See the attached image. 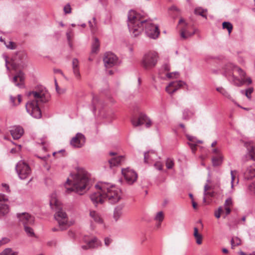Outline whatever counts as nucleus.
<instances>
[{
  "mask_svg": "<svg viewBox=\"0 0 255 255\" xmlns=\"http://www.w3.org/2000/svg\"><path fill=\"white\" fill-rule=\"evenodd\" d=\"M128 26L129 31L134 37L141 33L144 26L146 34L151 38L156 39L160 33L158 26L153 24L150 21L141 20L139 15L133 10L128 12Z\"/></svg>",
  "mask_w": 255,
  "mask_h": 255,
  "instance_id": "f257e3e1",
  "label": "nucleus"
},
{
  "mask_svg": "<svg viewBox=\"0 0 255 255\" xmlns=\"http://www.w3.org/2000/svg\"><path fill=\"white\" fill-rule=\"evenodd\" d=\"M95 187L100 190L97 192L92 194L90 199L95 206L99 204H103L105 199H107L111 204H116L121 199V190L109 183L99 182Z\"/></svg>",
  "mask_w": 255,
  "mask_h": 255,
  "instance_id": "f03ea898",
  "label": "nucleus"
},
{
  "mask_svg": "<svg viewBox=\"0 0 255 255\" xmlns=\"http://www.w3.org/2000/svg\"><path fill=\"white\" fill-rule=\"evenodd\" d=\"M28 95L32 96L33 99L29 100L26 104V111L33 118L39 119L41 117L39 105L48 102L50 99V94L45 87L40 86L37 87L35 91L30 92Z\"/></svg>",
  "mask_w": 255,
  "mask_h": 255,
  "instance_id": "7ed1b4c3",
  "label": "nucleus"
},
{
  "mask_svg": "<svg viewBox=\"0 0 255 255\" xmlns=\"http://www.w3.org/2000/svg\"><path fill=\"white\" fill-rule=\"evenodd\" d=\"M72 177V186L66 187V193H70L75 192L82 195L85 193L89 189L88 187L89 180L87 172L83 169H78L77 173L74 175L71 174Z\"/></svg>",
  "mask_w": 255,
  "mask_h": 255,
  "instance_id": "20e7f679",
  "label": "nucleus"
},
{
  "mask_svg": "<svg viewBox=\"0 0 255 255\" xmlns=\"http://www.w3.org/2000/svg\"><path fill=\"white\" fill-rule=\"evenodd\" d=\"M50 205L52 209L55 208L54 218L58 222L60 231L66 230L69 226L68 224V217L66 213L61 208L59 202L56 199H52Z\"/></svg>",
  "mask_w": 255,
  "mask_h": 255,
  "instance_id": "39448f33",
  "label": "nucleus"
},
{
  "mask_svg": "<svg viewBox=\"0 0 255 255\" xmlns=\"http://www.w3.org/2000/svg\"><path fill=\"white\" fill-rule=\"evenodd\" d=\"M158 58V54L156 52L149 51L143 55L141 65L144 69L150 70L156 66Z\"/></svg>",
  "mask_w": 255,
  "mask_h": 255,
  "instance_id": "423d86ee",
  "label": "nucleus"
},
{
  "mask_svg": "<svg viewBox=\"0 0 255 255\" xmlns=\"http://www.w3.org/2000/svg\"><path fill=\"white\" fill-rule=\"evenodd\" d=\"M15 169L18 177L22 180L28 178L31 173L29 165L23 160H20L17 163Z\"/></svg>",
  "mask_w": 255,
  "mask_h": 255,
  "instance_id": "0eeeda50",
  "label": "nucleus"
},
{
  "mask_svg": "<svg viewBox=\"0 0 255 255\" xmlns=\"http://www.w3.org/2000/svg\"><path fill=\"white\" fill-rule=\"evenodd\" d=\"M103 61L105 66L107 68H110L117 64L118 57L114 53L108 52L105 53Z\"/></svg>",
  "mask_w": 255,
  "mask_h": 255,
  "instance_id": "6e6552de",
  "label": "nucleus"
},
{
  "mask_svg": "<svg viewBox=\"0 0 255 255\" xmlns=\"http://www.w3.org/2000/svg\"><path fill=\"white\" fill-rule=\"evenodd\" d=\"M122 173L129 184H133L137 179V175L136 173L128 168L123 169Z\"/></svg>",
  "mask_w": 255,
  "mask_h": 255,
  "instance_id": "1a4fd4ad",
  "label": "nucleus"
},
{
  "mask_svg": "<svg viewBox=\"0 0 255 255\" xmlns=\"http://www.w3.org/2000/svg\"><path fill=\"white\" fill-rule=\"evenodd\" d=\"M17 217L19 221L23 226L26 225H33L34 223V217L27 213H18Z\"/></svg>",
  "mask_w": 255,
  "mask_h": 255,
  "instance_id": "9d476101",
  "label": "nucleus"
},
{
  "mask_svg": "<svg viewBox=\"0 0 255 255\" xmlns=\"http://www.w3.org/2000/svg\"><path fill=\"white\" fill-rule=\"evenodd\" d=\"M85 137L81 133H77L70 140V144L75 148H81L85 143Z\"/></svg>",
  "mask_w": 255,
  "mask_h": 255,
  "instance_id": "9b49d317",
  "label": "nucleus"
},
{
  "mask_svg": "<svg viewBox=\"0 0 255 255\" xmlns=\"http://www.w3.org/2000/svg\"><path fill=\"white\" fill-rule=\"evenodd\" d=\"M224 75L226 77H229V76H232L233 78L234 83L235 85H237V86H241L244 84H245L246 83H248V85H250L252 84V80L250 77H249L247 78L246 79H243L241 81H240L239 79H237L236 77H235L233 75V73L232 72L228 71V68H226L225 71L224 73Z\"/></svg>",
  "mask_w": 255,
  "mask_h": 255,
  "instance_id": "f8f14e48",
  "label": "nucleus"
},
{
  "mask_svg": "<svg viewBox=\"0 0 255 255\" xmlns=\"http://www.w3.org/2000/svg\"><path fill=\"white\" fill-rule=\"evenodd\" d=\"M185 84V83L182 81L170 82L168 86L166 87V91L169 94H173L179 88Z\"/></svg>",
  "mask_w": 255,
  "mask_h": 255,
  "instance_id": "ddd939ff",
  "label": "nucleus"
},
{
  "mask_svg": "<svg viewBox=\"0 0 255 255\" xmlns=\"http://www.w3.org/2000/svg\"><path fill=\"white\" fill-rule=\"evenodd\" d=\"M188 24L187 22H185V25H183L180 30V35L183 39H186L189 37H191L195 33L196 29L191 32L188 30Z\"/></svg>",
  "mask_w": 255,
  "mask_h": 255,
  "instance_id": "4468645a",
  "label": "nucleus"
},
{
  "mask_svg": "<svg viewBox=\"0 0 255 255\" xmlns=\"http://www.w3.org/2000/svg\"><path fill=\"white\" fill-rule=\"evenodd\" d=\"M10 132L14 139H18L20 138L23 135L24 130L21 127L19 126H16L12 127Z\"/></svg>",
  "mask_w": 255,
  "mask_h": 255,
  "instance_id": "2eb2a0df",
  "label": "nucleus"
},
{
  "mask_svg": "<svg viewBox=\"0 0 255 255\" xmlns=\"http://www.w3.org/2000/svg\"><path fill=\"white\" fill-rule=\"evenodd\" d=\"M24 78V73L21 71H19L13 78L12 82L16 86L22 88L23 86Z\"/></svg>",
  "mask_w": 255,
  "mask_h": 255,
  "instance_id": "dca6fc26",
  "label": "nucleus"
},
{
  "mask_svg": "<svg viewBox=\"0 0 255 255\" xmlns=\"http://www.w3.org/2000/svg\"><path fill=\"white\" fill-rule=\"evenodd\" d=\"M252 160L255 161V149L253 146L248 147V152L242 157V161L244 163Z\"/></svg>",
  "mask_w": 255,
  "mask_h": 255,
  "instance_id": "f3484780",
  "label": "nucleus"
},
{
  "mask_svg": "<svg viewBox=\"0 0 255 255\" xmlns=\"http://www.w3.org/2000/svg\"><path fill=\"white\" fill-rule=\"evenodd\" d=\"M147 120V116L142 113H140L138 118H134L131 120L133 126L135 127L143 125Z\"/></svg>",
  "mask_w": 255,
  "mask_h": 255,
  "instance_id": "a211bd4d",
  "label": "nucleus"
},
{
  "mask_svg": "<svg viewBox=\"0 0 255 255\" xmlns=\"http://www.w3.org/2000/svg\"><path fill=\"white\" fill-rule=\"evenodd\" d=\"M157 155L153 150H150L144 153V162L145 163L148 162V160L154 161L156 159Z\"/></svg>",
  "mask_w": 255,
  "mask_h": 255,
  "instance_id": "6ab92c4d",
  "label": "nucleus"
},
{
  "mask_svg": "<svg viewBox=\"0 0 255 255\" xmlns=\"http://www.w3.org/2000/svg\"><path fill=\"white\" fill-rule=\"evenodd\" d=\"M84 242L89 245L90 249H95L101 246L102 243L96 237H94L90 241L84 240Z\"/></svg>",
  "mask_w": 255,
  "mask_h": 255,
  "instance_id": "aec40b11",
  "label": "nucleus"
},
{
  "mask_svg": "<svg viewBox=\"0 0 255 255\" xmlns=\"http://www.w3.org/2000/svg\"><path fill=\"white\" fill-rule=\"evenodd\" d=\"M72 69L76 78L80 79L81 75L79 68V61L77 58H74L72 60Z\"/></svg>",
  "mask_w": 255,
  "mask_h": 255,
  "instance_id": "412c9836",
  "label": "nucleus"
},
{
  "mask_svg": "<svg viewBox=\"0 0 255 255\" xmlns=\"http://www.w3.org/2000/svg\"><path fill=\"white\" fill-rule=\"evenodd\" d=\"M92 105L93 110L96 111L97 109H101L103 108V103L98 96H94L92 100Z\"/></svg>",
  "mask_w": 255,
  "mask_h": 255,
  "instance_id": "4be33fe9",
  "label": "nucleus"
},
{
  "mask_svg": "<svg viewBox=\"0 0 255 255\" xmlns=\"http://www.w3.org/2000/svg\"><path fill=\"white\" fill-rule=\"evenodd\" d=\"M124 207V204H120L115 207L114 211L113 217L116 221H117L122 216Z\"/></svg>",
  "mask_w": 255,
  "mask_h": 255,
  "instance_id": "5701e85b",
  "label": "nucleus"
},
{
  "mask_svg": "<svg viewBox=\"0 0 255 255\" xmlns=\"http://www.w3.org/2000/svg\"><path fill=\"white\" fill-rule=\"evenodd\" d=\"M194 114L195 112L193 110L185 109L182 112V119L186 121L189 120L194 115Z\"/></svg>",
  "mask_w": 255,
  "mask_h": 255,
  "instance_id": "b1692460",
  "label": "nucleus"
},
{
  "mask_svg": "<svg viewBox=\"0 0 255 255\" xmlns=\"http://www.w3.org/2000/svg\"><path fill=\"white\" fill-rule=\"evenodd\" d=\"M9 212L8 205L0 202V218L6 215Z\"/></svg>",
  "mask_w": 255,
  "mask_h": 255,
  "instance_id": "393cba45",
  "label": "nucleus"
},
{
  "mask_svg": "<svg viewBox=\"0 0 255 255\" xmlns=\"http://www.w3.org/2000/svg\"><path fill=\"white\" fill-rule=\"evenodd\" d=\"M245 176L248 179H251L255 177V165L248 168L245 173Z\"/></svg>",
  "mask_w": 255,
  "mask_h": 255,
  "instance_id": "a878e982",
  "label": "nucleus"
},
{
  "mask_svg": "<svg viewBox=\"0 0 255 255\" xmlns=\"http://www.w3.org/2000/svg\"><path fill=\"white\" fill-rule=\"evenodd\" d=\"M123 159L124 156H119L112 158L111 159L109 160V162L111 167L117 166L121 163Z\"/></svg>",
  "mask_w": 255,
  "mask_h": 255,
  "instance_id": "bb28decb",
  "label": "nucleus"
},
{
  "mask_svg": "<svg viewBox=\"0 0 255 255\" xmlns=\"http://www.w3.org/2000/svg\"><path fill=\"white\" fill-rule=\"evenodd\" d=\"M223 157L222 155H219V156H215L212 157V163L213 166H218L220 165L223 161Z\"/></svg>",
  "mask_w": 255,
  "mask_h": 255,
  "instance_id": "cd10ccee",
  "label": "nucleus"
},
{
  "mask_svg": "<svg viewBox=\"0 0 255 255\" xmlns=\"http://www.w3.org/2000/svg\"><path fill=\"white\" fill-rule=\"evenodd\" d=\"M100 47V42L98 38L95 37L94 41L92 44V53H96L99 50Z\"/></svg>",
  "mask_w": 255,
  "mask_h": 255,
  "instance_id": "c85d7f7f",
  "label": "nucleus"
},
{
  "mask_svg": "<svg viewBox=\"0 0 255 255\" xmlns=\"http://www.w3.org/2000/svg\"><path fill=\"white\" fill-rule=\"evenodd\" d=\"M207 11V9H203L201 7H196L194 9V13L195 14L200 15L205 19L207 18V16L206 14H204V13Z\"/></svg>",
  "mask_w": 255,
  "mask_h": 255,
  "instance_id": "c756f323",
  "label": "nucleus"
},
{
  "mask_svg": "<svg viewBox=\"0 0 255 255\" xmlns=\"http://www.w3.org/2000/svg\"><path fill=\"white\" fill-rule=\"evenodd\" d=\"M90 216L94 220L95 222L99 224L102 223V219H101L99 215L96 211H90Z\"/></svg>",
  "mask_w": 255,
  "mask_h": 255,
  "instance_id": "7c9ffc66",
  "label": "nucleus"
},
{
  "mask_svg": "<svg viewBox=\"0 0 255 255\" xmlns=\"http://www.w3.org/2000/svg\"><path fill=\"white\" fill-rule=\"evenodd\" d=\"M193 236L196 239V242L197 244L200 245L202 244V236L198 233V229L197 227L194 228Z\"/></svg>",
  "mask_w": 255,
  "mask_h": 255,
  "instance_id": "2f4dec72",
  "label": "nucleus"
},
{
  "mask_svg": "<svg viewBox=\"0 0 255 255\" xmlns=\"http://www.w3.org/2000/svg\"><path fill=\"white\" fill-rule=\"evenodd\" d=\"M228 67L229 68H231L233 72L237 71L242 77H245L246 73L241 68L231 64L229 65Z\"/></svg>",
  "mask_w": 255,
  "mask_h": 255,
  "instance_id": "473e14b6",
  "label": "nucleus"
},
{
  "mask_svg": "<svg viewBox=\"0 0 255 255\" xmlns=\"http://www.w3.org/2000/svg\"><path fill=\"white\" fill-rule=\"evenodd\" d=\"M17 252H13L11 248H6L3 251L0 255H18Z\"/></svg>",
  "mask_w": 255,
  "mask_h": 255,
  "instance_id": "72a5a7b5",
  "label": "nucleus"
},
{
  "mask_svg": "<svg viewBox=\"0 0 255 255\" xmlns=\"http://www.w3.org/2000/svg\"><path fill=\"white\" fill-rule=\"evenodd\" d=\"M216 90L220 93L222 95H223L224 96L228 98V99H231V96L229 94V93L223 87H218L216 88Z\"/></svg>",
  "mask_w": 255,
  "mask_h": 255,
  "instance_id": "f704fd0d",
  "label": "nucleus"
},
{
  "mask_svg": "<svg viewBox=\"0 0 255 255\" xmlns=\"http://www.w3.org/2000/svg\"><path fill=\"white\" fill-rule=\"evenodd\" d=\"M222 26L224 29H227L228 30L229 34L231 33L233 29V25L230 22H223Z\"/></svg>",
  "mask_w": 255,
  "mask_h": 255,
  "instance_id": "c9c22d12",
  "label": "nucleus"
},
{
  "mask_svg": "<svg viewBox=\"0 0 255 255\" xmlns=\"http://www.w3.org/2000/svg\"><path fill=\"white\" fill-rule=\"evenodd\" d=\"M30 226V225H26L24 226V231L28 236L29 237H33L34 236V233Z\"/></svg>",
  "mask_w": 255,
  "mask_h": 255,
  "instance_id": "e433bc0d",
  "label": "nucleus"
},
{
  "mask_svg": "<svg viewBox=\"0 0 255 255\" xmlns=\"http://www.w3.org/2000/svg\"><path fill=\"white\" fill-rule=\"evenodd\" d=\"M232 248H234L235 246H239L241 244V240L238 237L232 238L231 241Z\"/></svg>",
  "mask_w": 255,
  "mask_h": 255,
  "instance_id": "4c0bfd02",
  "label": "nucleus"
},
{
  "mask_svg": "<svg viewBox=\"0 0 255 255\" xmlns=\"http://www.w3.org/2000/svg\"><path fill=\"white\" fill-rule=\"evenodd\" d=\"M11 67L14 70H16L19 67H24V63H23L22 61H21L20 62H12Z\"/></svg>",
  "mask_w": 255,
  "mask_h": 255,
  "instance_id": "58836bf2",
  "label": "nucleus"
},
{
  "mask_svg": "<svg viewBox=\"0 0 255 255\" xmlns=\"http://www.w3.org/2000/svg\"><path fill=\"white\" fill-rule=\"evenodd\" d=\"M163 218H164L163 213L162 211H160L157 213V214L155 217V220L159 221V222H161L163 221Z\"/></svg>",
  "mask_w": 255,
  "mask_h": 255,
  "instance_id": "ea45409f",
  "label": "nucleus"
},
{
  "mask_svg": "<svg viewBox=\"0 0 255 255\" xmlns=\"http://www.w3.org/2000/svg\"><path fill=\"white\" fill-rule=\"evenodd\" d=\"M174 165L173 160L170 158H167L166 161V166L168 169H171Z\"/></svg>",
  "mask_w": 255,
  "mask_h": 255,
  "instance_id": "a19ab883",
  "label": "nucleus"
},
{
  "mask_svg": "<svg viewBox=\"0 0 255 255\" xmlns=\"http://www.w3.org/2000/svg\"><path fill=\"white\" fill-rule=\"evenodd\" d=\"M253 91L254 89L252 87L249 88L246 90L245 95L249 99H251V94L253 92Z\"/></svg>",
  "mask_w": 255,
  "mask_h": 255,
  "instance_id": "79ce46f5",
  "label": "nucleus"
},
{
  "mask_svg": "<svg viewBox=\"0 0 255 255\" xmlns=\"http://www.w3.org/2000/svg\"><path fill=\"white\" fill-rule=\"evenodd\" d=\"M4 45L9 49H14L16 48L15 43L12 41H9L7 44L6 43L5 41H4Z\"/></svg>",
  "mask_w": 255,
  "mask_h": 255,
  "instance_id": "37998d69",
  "label": "nucleus"
},
{
  "mask_svg": "<svg viewBox=\"0 0 255 255\" xmlns=\"http://www.w3.org/2000/svg\"><path fill=\"white\" fill-rule=\"evenodd\" d=\"M64 11L66 14L70 13L71 12V8L70 4H67L64 7Z\"/></svg>",
  "mask_w": 255,
  "mask_h": 255,
  "instance_id": "c03bdc74",
  "label": "nucleus"
},
{
  "mask_svg": "<svg viewBox=\"0 0 255 255\" xmlns=\"http://www.w3.org/2000/svg\"><path fill=\"white\" fill-rule=\"evenodd\" d=\"M178 75H179V73L178 72L169 73L166 74V76L168 78H172Z\"/></svg>",
  "mask_w": 255,
  "mask_h": 255,
  "instance_id": "a18cd8bd",
  "label": "nucleus"
},
{
  "mask_svg": "<svg viewBox=\"0 0 255 255\" xmlns=\"http://www.w3.org/2000/svg\"><path fill=\"white\" fill-rule=\"evenodd\" d=\"M188 144L190 146L192 152L193 153H195V152L196 150V144L194 143H192V142H189Z\"/></svg>",
  "mask_w": 255,
  "mask_h": 255,
  "instance_id": "49530a36",
  "label": "nucleus"
},
{
  "mask_svg": "<svg viewBox=\"0 0 255 255\" xmlns=\"http://www.w3.org/2000/svg\"><path fill=\"white\" fill-rule=\"evenodd\" d=\"M154 166L158 170H162V165L160 162H156L154 163Z\"/></svg>",
  "mask_w": 255,
  "mask_h": 255,
  "instance_id": "de8ad7c7",
  "label": "nucleus"
},
{
  "mask_svg": "<svg viewBox=\"0 0 255 255\" xmlns=\"http://www.w3.org/2000/svg\"><path fill=\"white\" fill-rule=\"evenodd\" d=\"M232 205V200L231 198L227 199L225 202V207H228Z\"/></svg>",
  "mask_w": 255,
  "mask_h": 255,
  "instance_id": "09e8293b",
  "label": "nucleus"
},
{
  "mask_svg": "<svg viewBox=\"0 0 255 255\" xmlns=\"http://www.w3.org/2000/svg\"><path fill=\"white\" fill-rule=\"evenodd\" d=\"M211 189V187L208 185V184H206L204 186V195L206 196L207 193V191L209 189Z\"/></svg>",
  "mask_w": 255,
  "mask_h": 255,
  "instance_id": "8fccbe9b",
  "label": "nucleus"
},
{
  "mask_svg": "<svg viewBox=\"0 0 255 255\" xmlns=\"http://www.w3.org/2000/svg\"><path fill=\"white\" fill-rule=\"evenodd\" d=\"M7 200L8 198L5 195L0 194V202H1V201H7Z\"/></svg>",
  "mask_w": 255,
  "mask_h": 255,
  "instance_id": "3c124183",
  "label": "nucleus"
},
{
  "mask_svg": "<svg viewBox=\"0 0 255 255\" xmlns=\"http://www.w3.org/2000/svg\"><path fill=\"white\" fill-rule=\"evenodd\" d=\"M112 242V240L110 238L107 237L105 239V244L106 246H109Z\"/></svg>",
  "mask_w": 255,
  "mask_h": 255,
  "instance_id": "603ef678",
  "label": "nucleus"
},
{
  "mask_svg": "<svg viewBox=\"0 0 255 255\" xmlns=\"http://www.w3.org/2000/svg\"><path fill=\"white\" fill-rule=\"evenodd\" d=\"M213 152L215 154V156H219V155H221L220 150L218 148L213 149Z\"/></svg>",
  "mask_w": 255,
  "mask_h": 255,
  "instance_id": "864d4df0",
  "label": "nucleus"
},
{
  "mask_svg": "<svg viewBox=\"0 0 255 255\" xmlns=\"http://www.w3.org/2000/svg\"><path fill=\"white\" fill-rule=\"evenodd\" d=\"M54 83H55V89H56L57 92L58 94H61V92H60V89L59 88L58 83H57V80L56 79H55V80H54Z\"/></svg>",
  "mask_w": 255,
  "mask_h": 255,
  "instance_id": "5fc2aeb1",
  "label": "nucleus"
},
{
  "mask_svg": "<svg viewBox=\"0 0 255 255\" xmlns=\"http://www.w3.org/2000/svg\"><path fill=\"white\" fill-rule=\"evenodd\" d=\"M15 97H13L11 96L10 97V102L13 106L16 105V104L15 103Z\"/></svg>",
  "mask_w": 255,
  "mask_h": 255,
  "instance_id": "6e6d98bb",
  "label": "nucleus"
},
{
  "mask_svg": "<svg viewBox=\"0 0 255 255\" xmlns=\"http://www.w3.org/2000/svg\"><path fill=\"white\" fill-rule=\"evenodd\" d=\"M66 36H67V38L69 41V44L70 45V47H71V42H70V40H71V35H70V32H67L66 33Z\"/></svg>",
  "mask_w": 255,
  "mask_h": 255,
  "instance_id": "4d7b16f0",
  "label": "nucleus"
},
{
  "mask_svg": "<svg viewBox=\"0 0 255 255\" xmlns=\"http://www.w3.org/2000/svg\"><path fill=\"white\" fill-rule=\"evenodd\" d=\"M145 123L146 128H149L151 125V121L149 119H147V121Z\"/></svg>",
  "mask_w": 255,
  "mask_h": 255,
  "instance_id": "13d9d810",
  "label": "nucleus"
},
{
  "mask_svg": "<svg viewBox=\"0 0 255 255\" xmlns=\"http://www.w3.org/2000/svg\"><path fill=\"white\" fill-rule=\"evenodd\" d=\"M2 187H3L4 188H5V190L7 192H10L9 188L7 184L3 183V184H2Z\"/></svg>",
  "mask_w": 255,
  "mask_h": 255,
  "instance_id": "bf43d9fd",
  "label": "nucleus"
},
{
  "mask_svg": "<svg viewBox=\"0 0 255 255\" xmlns=\"http://www.w3.org/2000/svg\"><path fill=\"white\" fill-rule=\"evenodd\" d=\"M163 68L164 70L165 71H168L170 70L169 66L167 64H164L163 65Z\"/></svg>",
  "mask_w": 255,
  "mask_h": 255,
  "instance_id": "052dcab7",
  "label": "nucleus"
},
{
  "mask_svg": "<svg viewBox=\"0 0 255 255\" xmlns=\"http://www.w3.org/2000/svg\"><path fill=\"white\" fill-rule=\"evenodd\" d=\"M231 178H232V181H231L232 187H233V181L235 179V177L234 175L233 174V171H231Z\"/></svg>",
  "mask_w": 255,
  "mask_h": 255,
  "instance_id": "680f3d73",
  "label": "nucleus"
},
{
  "mask_svg": "<svg viewBox=\"0 0 255 255\" xmlns=\"http://www.w3.org/2000/svg\"><path fill=\"white\" fill-rule=\"evenodd\" d=\"M81 248L84 250H87L90 249V248L89 247V245L87 244L86 245H82L81 246Z\"/></svg>",
  "mask_w": 255,
  "mask_h": 255,
  "instance_id": "e2e57ef3",
  "label": "nucleus"
},
{
  "mask_svg": "<svg viewBox=\"0 0 255 255\" xmlns=\"http://www.w3.org/2000/svg\"><path fill=\"white\" fill-rule=\"evenodd\" d=\"M170 9L171 10H174V11H179V9L176 6H174V5L172 6L170 8Z\"/></svg>",
  "mask_w": 255,
  "mask_h": 255,
  "instance_id": "0e129e2a",
  "label": "nucleus"
},
{
  "mask_svg": "<svg viewBox=\"0 0 255 255\" xmlns=\"http://www.w3.org/2000/svg\"><path fill=\"white\" fill-rule=\"evenodd\" d=\"M192 206H193V208L194 209H197V203L194 201V200H192Z\"/></svg>",
  "mask_w": 255,
  "mask_h": 255,
  "instance_id": "69168bd1",
  "label": "nucleus"
},
{
  "mask_svg": "<svg viewBox=\"0 0 255 255\" xmlns=\"http://www.w3.org/2000/svg\"><path fill=\"white\" fill-rule=\"evenodd\" d=\"M225 211L226 215L229 214L231 212V209L229 207H225Z\"/></svg>",
  "mask_w": 255,
  "mask_h": 255,
  "instance_id": "338daca9",
  "label": "nucleus"
},
{
  "mask_svg": "<svg viewBox=\"0 0 255 255\" xmlns=\"http://www.w3.org/2000/svg\"><path fill=\"white\" fill-rule=\"evenodd\" d=\"M215 216L217 218L219 219V218L220 217V216H221V214H220V213H219V212H218L217 211H216L215 212Z\"/></svg>",
  "mask_w": 255,
  "mask_h": 255,
  "instance_id": "774afa93",
  "label": "nucleus"
}]
</instances>
